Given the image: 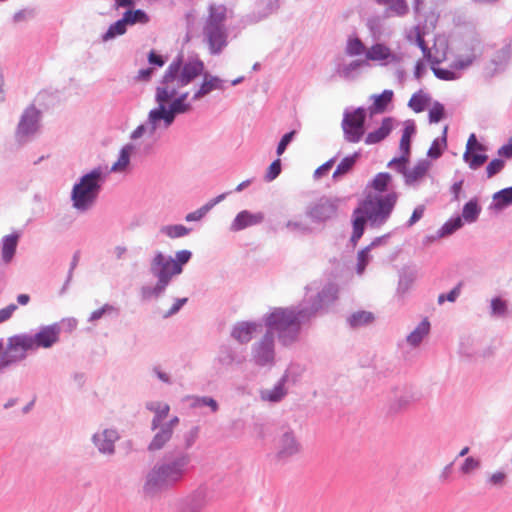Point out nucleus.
<instances>
[{
	"mask_svg": "<svg viewBox=\"0 0 512 512\" xmlns=\"http://www.w3.org/2000/svg\"><path fill=\"white\" fill-rule=\"evenodd\" d=\"M338 289L334 284L325 285L314 298L298 305L275 307L262 317L266 331L276 335L279 343L290 347L300 339L302 327L317 314L327 309L337 299Z\"/></svg>",
	"mask_w": 512,
	"mask_h": 512,
	"instance_id": "f257e3e1",
	"label": "nucleus"
},
{
	"mask_svg": "<svg viewBox=\"0 0 512 512\" xmlns=\"http://www.w3.org/2000/svg\"><path fill=\"white\" fill-rule=\"evenodd\" d=\"M204 63L199 59L183 63L182 57H177L167 68L162 77V126L168 128L176 116L188 113L192 105L186 102L188 92L178 94V89L187 86L200 76Z\"/></svg>",
	"mask_w": 512,
	"mask_h": 512,
	"instance_id": "f03ea898",
	"label": "nucleus"
},
{
	"mask_svg": "<svg viewBox=\"0 0 512 512\" xmlns=\"http://www.w3.org/2000/svg\"><path fill=\"white\" fill-rule=\"evenodd\" d=\"M398 200L396 192H390L385 195H368L355 213L362 214L371 228H379L390 218Z\"/></svg>",
	"mask_w": 512,
	"mask_h": 512,
	"instance_id": "7ed1b4c3",
	"label": "nucleus"
},
{
	"mask_svg": "<svg viewBox=\"0 0 512 512\" xmlns=\"http://www.w3.org/2000/svg\"><path fill=\"white\" fill-rule=\"evenodd\" d=\"M192 457L189 452L179 449L167 451L162 457V492L180 485L187 475Z\"/></svg>",
	"mask_w": 512,
	"mask_h": 512,
	"instance_id": "20e7f679",
	"label": "nucleus"
},
{
	"mask_svg": "<svg viewBox=\"0 0 512 512\" xmlns=\"http://www.w3.org/2000/svg\"><path fill=\"white\" fill-rule=\"evenodd\" d=\"M102 183V172L94 169L82 176L72 189L71 200L73 207L81 212L89 210L99 195Z\"/></svg>",
	"mask_w": 512,
	"mask_h": 512,
	"instance_id": "39448f33",
	"label": "nucleus"
},
{
	"mask_svg": "<svg viewBox=\"0 0 512 512\" xmlns=\"http://www.w3.org/2000/svg\"><path fill=\"white\" fill-rule=\"evenodd\" d=\"M29 351H34L31 335L19 334L11 336L7 339L6 346L0 341V369L23 360Z\"/></svg>",
	"mask_w": 512,
	"mask_h": 512,
	"instance_id": "423d86ee",
	"label": "nucleus"
},
{
	"mask_svg": "<svg viewBox=\"0 0 512 512\" xmlns=\"http://www.w3.org/2000/svg\"><path fill=\"white\" fill-rule=\"evenodd\" d=\"M367 112L364 107H358L350 110H344L341 127L345 141L349 143H358L365 134Z\"/></svg>",
	"mask_w": 512,
	"mask_h": 512,
	"instance_id": "0eeeda50",
	"label": "nucleus"
},
{
	"mask_svg": "<svg viewBox=\"0 0 512 512\" xmlns=\"http://www.w3.org/2000/svg\"><path fill=\"white\" fill-rule=\"evenodd\" d=\"M340 203L338 197L322 196L307 205L305 215L315 224H325L337 216Z\"/></svg>",
	"mask_w": 512,
	"mask_h": 512,
	"instance_id": "6e6552de",
	"label": "nucleus"
},
{
	"mask_svg": "<svg viewBox=\"0 0 512 512\" xmlns=\"http://www.w3.org/2000/svg\"><path fill=\"white\" fill-rule=\"evenodd\" d=\"M252 357L258 366H271L275 363V337L271 331L252 345Z\"/></svg>",
	"mask_w": 512,
	"mask_h": 512,
	"instance_id": "1a4fd4ad",
	"label": "nucleus"
},
{
	"mask_svg": "<svg viewBox=\"0 0 512 512\" xmlns=\"http://www.w3.org/2000/svg\"><path fill=\"white\" fill-rule=\"evenodd\" d=\"M276 449V458L280 461H286L300 452L301 444L292 429L285 428L282 431L277 440Z\"/></svg>",
	"mask_w": 512,
	"mask_h": 512,
	"instance_id": "9d476101",
	"label": "nucleus"
},
{
	"mask_svg": "<svg viewBox=\"0 0 512 512\" xmlns=\"http://www.w3.org/2000/svg\"><path fill=\"white\" fill-rule=\"evenodd\" d=\"M203 35L212 55L220 54L228 44V34L225 27L204 26Z\"/></svg>",
	"mask_w": 512,
	"mask_h": 512,
	"instance_id": "9b49d317",
	"label": "nucleus"
},
{
	"mask_svg": "<svg viewBox=\"0 0 512 512\" xmlns=\"http://www.w3.org/2000/svg\"><path fill=\"white\" fill-rule=\"evenodd\" d=\"M61 328L57 323L43 326L31 336L33 350L38 348H50L59 341Z\"/></svg>",
	"mask_w": 512,
	"mask_h": 512,
	"instance_id": "f8f14e48",
	"label": "nucleus"
},
{
	"mask_svg": "<svg viewBox=\"0 0 512 512\" xmlns=\"http://www.w3.org/2000/svg\"><path fill=\"white\" fill-rule=\"evenodd\" d=\"M245 361V355L235 347L228 344L220 346L215 363L221 368L228 370L233 366H239Z\"/></svg>",
	"mask_w": 512,
	"mask_h": 512,
	"instance_id": "ddd939ff",
	"label": "nucleus"
},
{
	"mask_svg": "<svg viewBox=\"0 0 512 512\" xmlns=\"http://www.w3.org/2000/svg\"><path fill=\"white\" fill-rule=\"evenodd\" d=\"M280 0H255L254 10L243 18L245 24H254L267 18L280 7Z\"/></svg>",
	"mask_w": 512,
	"mask_h": 512,
	"instance_id": "4468645a",
	"label": "nucleus"
},
{
	"mask_svg": "<svg viewBox=\"0 0 512 512\" xmlns=\"http://www.w3.org/2000/svg\"><path fill=\"white\" fill-rule=\"evenodd\" d=\"M265 219L263 212L252 213L248 210L240 211L232 221L229 230L231 232H239L251 226L261 224Z\"/></svg>",
	"mask_w": 512,
	"mask_h": 512,
	"instance_id": "2eb2a0df",
	"label": "nucleus"
},
{
	"mask_svg": "<svg viewBox=\"0 0 512 512\" xmlns=\"http://www.w3.org/2000/svg\"><path fill=\"white\" fill-rule=\"evenodd\" d=\"M40 112L34 107H28L19 122L17 134L20 137H26L35 133L38 129Z\"/></svg>",
	"mask_w": 512,
	"mask_h": 512,
	"instance_id": "dca6fc26",
	"label": "nucleus"
},
{
	"mask_svg": "<svg viewBox=\"0 0 512 512\" xmlns=\"http://www.w3.org/2000/svg\"><path fill=\"white\" fill-rule=\"evenodd\" d=\"M203 81L199 87V89L192 96V101H198L203 97L207 96L214 90H223L224 89V80L219 78L218 76H213L208 72H202Z\"/></svg>",
	"mask_w": 512,
	"mask_h": 512,
	"instance_id": "f3484780",
	"label": "nucleus"
},
{
	"mask_svg": "<svg viewBox=\"0 0 512 512\" xmlns=\"http://www.w3.org/2000/svg\"><path fill=\"white\" fill-rule=\"evenodd\" d=\"M261 324L256 322L242 321L234 325L231 331V337L238 341L240 344H247L251 341L253 334Z\"/></svg>",
	"mask_w": 512,
	"mask_h": 512,
	"instance_id": "a211bd4d",
	"label": "nucleus"
},
{
	"mask_svg": "<svg viewBox=\"0 0 512 512\" xmlns=\"http://www.w3.org/2000/svg\"><path fill=\"white\" fill-rule=\"evenodd\" d=\"M365 55V60H367V62L369 60H386L388 63H399L401 61V57L399 55L393 53L387 46L380 43L373 45L370 49L366 51Z\"/></svg>",
	"mask_w": 512,
	"mask_h": 512,
	"instance_id": "6ab92c4d",
	"label": "nucleus"
},
{
	"mask_svg": "<svg viewBox=\"0 0 512 512\" xmlns=\"http://www.w3.org/2000/svg\"><path fill=\"white\" fill-rule=\"evenodd\" d=\"M288 381V374L285 373L278 382L274 385L272 389H262L260 390V398L262 401L278 403L280 402L286 395L287 389L285 388V384Z\"/></svg>",
	"mask_w": 512,
	"mask_h": 512,
	"instance_id": "aec40b11",
	"label": "nucleus"
},
{
	"mask_svg": "<svg viewBox=\"0 0 512 512\" xmlns=\"http://www.w3.org/2000/svg\"><path fill=\"white\" fill-rule=\"evenodd\" d=\"M208 489L205 486H199L185 500L183 507L193 512H201L207 504Z\"/></svg>",
	"mask_w": 512,
	"mask_h": 512,
	"instance_id": "412c9836",
	"label": "nucleus"
},
{
	"mask_svg": "<svg viewBox=\"0 0 512 512\" xmlns=\"http://www.w3.org/2000/svg\"><path fill=\"white\" fill-rule=\"evenodd\" d=\"M367 66H369V62H367V60H353L350 63L339 64L336 68V73L341 78L351 81L354 80L360 74L362 68Z\"/></svg>",
	"mask_w": 512,
	"mask_h": 512,
	"instance_id": "4be33fe9",
	"label": "nucleus"
},
{
	"mask_svg": "<svg viewBox=\"0 0 512 512\" xmlns=\"http://www.w3.org/2000/svg\"><path fill=\"white\" fill-rule=\"evenodd\" d=\"M119 436L116 430L105 429L101 433L94 435V443L98 449L103 453H112L114 451V444Z\"/></svg>",
	"mask_w": 512,
	"mask_h": 512,
	"instance_id": "5701e85b",
	"label": "nucleus"
},
{
	"mask_svg": "<svg viewBox=\"0 0 512 512\" xmlns=\"http://www.w3.org/2000/svg\"><path fill=\"white\" fill-rule=\"evenodd\" d=\"M393 119L386 117L382 120L381 126L376 130L369 132L365 138L368 145L376 144L384 140L392 131Z\"/></svg>",
	"mask_w": 512,
	"mask_h": 512,
	"instance_id": "b1692460",
	"label": "nucleus"
},
{
	"mask_svg": "<svg viewBox=\"0 0 512 512\" xmlns=\"http://www.w3.org/2000/svg\"><path fill=\"white\" fill-rule=\"evenodd\" d=\"M160 122V107L153 109L149 113L147 124L138 126L131 134L132 139L140 138L145 134H153Z\"/></svg>",
	"mask_w": 512,
	"mask_h": 512,
	"instance_id": "393cba45",
	"label": "nucleus"
},
{
	"mask_svg": "<svg viewBox=\"0 0 512 512\" xmlns=\"http://www.w3.org/2000/svg\"><path fill=\"white\" fill-rule=\"evenodd\" d=\"M228 193H222L217 197L209 200L206 204L201 206L199 209L188 213L185 216V220L187 222L199 221L201 220L215 205L223 201Z\"/></svg>",
	"mask_w": 512,
	"mask_h": 512,
	"instance_id": "a878e982",
	"label": "nucleus"
},
{
	"mask_svg": "<svg viewBox=\"0 0 512 512\" xmlns=\"http://www.w3.org/2000/svg\"><path fill=\"white\" fill-rule=\"evenodd\" d=\"M227 8L224 5H211L205 26L225 27Z\"/></svg>",
	"mask_w": 512,
	"mask_h": 512,
	"instance_id": "bb28decb",
	"label": "nucleus"
},
{
	"mask_svg": "<svg viewBox=\"0 0 512 512\" xmlns=\"http://www.w3.org/2000/svg\"><path fill=\"white\" fill-rule=\"evenodd\" d=\"M509 314L508 301L500 296L493 297L490 300L489 315L494 319L506 318Z\"/></svg>",
	"mask_w": 512,
	"mask_h": 512,
	"instance_id": "cd10ccee",
	"label": "nucleus"
},
{
	"mask_svg": "<svg viewBox=\"0 0 512 512\" xmlns=\"http://www.w3.org/2000/svg\"><path fill=\"white\" fill-rule=\"evenodd\" d=\"M429 167L430 163L427 160L423 159L418 161V163L411 170L407 169L404 175L405 183L407 185H411L419 179L423 178L428 172Z\"/></svg>",
	"mask_w": 512,
	"mask_h": 512,
	"instance_id": "c85d7f7f",
	"label": "nucleus"
},
{
	"mask_svg": "<svg viewBox=\"0 0 512 512\" xmlns=\"http://www.w3.org/2000/svg\"><path fill=\"white\" fill-rule=\"evenodd\" d=\"M430 323L427 319L421 321L417 327L407 335L406 341L413 347H417L429 333Z\"/></svg>",
	"mask_w": 512,
	"mask_h": 512,
	"instance_id": "c756f323",
	"label": "nucleus"
},
{
	"mask_svg": "<svg viewBox=\"0 0 512 512\" xmlns=\"http://www.w3.org/2000/svg\"><path fill=\"white\" fill-rule=\"evenodd\" d=\"M393 95L392 90H384L379 95H373L374 103L369 108L371 115L385 112L393 99Z\"/></svg>",
	"mask_w": 512,
	"mask_h": 512,
	"instance_id": "7c9ffc66",
	"label": "nucleus"
},
{
	"mask_svg": "<svg viewBox=\"0 0 512 512\" xmlns=\"http://www.w3.org/2000/svg\"><path fill=\"white\" fill-rule=\"evenodd\" d=\"M360 156H361L360 152H355L352 155L344 157L341 160V162L337 165V168L333 173V179L337 180L340 177L351 172L353 167L355 166L357 160L360 158Z\"/></svg>",
	"mask_w": 512,
	"mask_h": 512,
	"instance_id": "2f4dec72",
	"label": "nucleus"
},
{
	"mask_svg": "<svg viewBox=\"0 0 512 512\" xmlns=\"http://www.w3.org/2000/svg\"><path fill=\"white\" fill-rule=\"evenodd\" d=\"M367 223H368V220L362 214L355 213V211L353 212V220H352L353 232H352V235L350 238V241L353 245H356L357 242L362 237V235L364 234L365 225Z\"/></svg>",
	"mask_w": 512,
	"mask_h": 512,
	"instance_id": "473e14b6",
	"label": "nucleus"
},
{
	"mask_svg": "<svg viewBox=\"0 0 512 512\" xmlns=\"http://www.w3.org/2000/svg\"><path fill=\"white\" fill-rule=\"evenodd\" d=\"M463 160L468 164L470 169L477 170L487 162L488 156L485 152L465 151L463 154Z\"/></svg>",
	"mask_w": 512,
	"mask_h": 512,
	"instance_id": "72a5a7b5",
	"label": "nucleus"
},
{
	"mask_svg": "<svg viewBox=\"0 0 512 512\" xmlns=\"http://www.w3.org/2000/svg\"><path fill=\"white\" fill-rule=\"evenodd\" d=\"M447 130L448 127L445 126L443 129V133L441 137L436 138L431 147L427 152V156L431 159H438L443 154L444 148L447 146Z\"/></svg>",
	"mask_w": 512,
	"mask_h": 512,
	"instance_id": "f704fd0d",
	"label": "nucleus"
},
{
	"mask_svg": "<svg viewBox=\"0 0 512 512\" xmlns=\"http://www.w3.org/2000/svg\"><path fill=\"white\" fill-rule=\"evenodd\" d=\"M481 212V207L478 204L476 198L469 200L464 206L462 210V219H464L468 223H473L477 221Z\"/></svg>",
	"mask_w": 512,
	"mask_h": 512,
	"instance_id": "c9c22d12",
	"label": "nucleus"
},
{
	"mask_svg": "<svg viewBox=\"0 0 512 512\" xmlns=\"http://www.w3.org/2000/svg\"><path fill=\"white\" fill-rule=\"evenodd\" d=\"M373 320L374 316L371 312L357 311L347 318V323L351 328H359L371 323Z\"/></svg>",
	"mask_w": 512,
	"mask_h": 512,
	"instance_id": "e433bc0d",
	"label": "nucleus"
},
{
	"mask_svg": "<svg viewBox=\"0 0 512 512\" xmlns=\"http://www.w3.org/2000/svg\"><path fill=\"white\" fill-rule=\"evenodd\" d=\"M160 485V469L154 467L147 475V480L144 485V492L148 496L157 494Z\"/></svg>",
	"mask_w": 512,
	"mask_h": 512,
	"instance_id": "4c0bfd02",
	"label": "nucleus"
},
{
	"mask_svg": "<svg viewBox=\"0 0 512 512\" xmlns=\"http://www.w3.org/2000/svg\"><path fill=\"white\" fill-rule=\"evenodd\" d=\"M416 127L414 122L407 123L403 134L400 139V150L402 153L410 155L411 154V137L415 134Z\"/></svg>",
	"mask_w": 512,
	"mask_h": 512,
	"instance_id": "58836bf2",
	"label": "nucleus"
},
{
	"mask_svg": "<svg viewBox=\"0 0 512 512\" xmlns=\"http://www.w3.org/2000/svg\"><path fill=\"white\" fill-rule=\"evenodd\" d=\"M463 226V220L460 216H456L454 218L449 219L447 222L443 224V226L438 230L437 237L443 238L452 235L458 229Z\"/></svg>",
	"mask_w": 512,
	"mask_h": 512,
	"instance_id": "ea45409f",
	"label": "nucleus"
},
{
	"mask_svg": "<svg viewBox=\"0 0 512 512\" xmlns=\"http://www.w3.org/2000/svg\"><path fill=\"white\" fill-rule=\"evenodd\" d=\"M134 147L132 145H126L122 148L118 160L111 167V171L122 172L124 171L130 162V155L133 152Z\"/></svg>",
	"mask_w": 512,
	"mask_h": 512,
	"instance_id": "a19ab883",
	"label": "nucleus"
},
{
	"mask_svg": "<svg viewBox=\"0 0 512 512\" xmlns=\"http://www.w3.org/2000/svg\"><path fill=\"white\" fill-rule=\"evenodd\" d=\"M495 201L494 207L496 209H504L505 207L512 204V186L504 188L493 195Z\"/></svg>",
	"mask_w": 512,
	"mask_h": 512,
	"instance_id": "79ce46f5",
	"label": "nucleus"
},
{
	"mask_svg": "<svg viewBox=\"0 0 512 512\" xmlns=\"http://www.w3.org/2000/svg\"><path fill=\"white\" fill-rule=\"evenodd\" d=\"M17 243L18 235H8L4 238L2 246V256L6 262H9L12 259L16 251Z\"/></svg>",
	"mask_w": 512,
	"mask_h": 512,
	"instance_id": "37998d69",
	"label": "nucleus"
},
{
	"mask_svg": "<svg viewBox=\"0 0 512 512\" xmlns=\"http://www.w3.org/2000/svg\"><path fill=\"white\" fill-rule=\"evenodd\" d=\"M475 44L472 47V54L467 56L466 58H459L456 59L452 64L451 67L454 69H465L469 67L473 61L476 59L478 53H480V42L478 40H475Z\"/></svg>",
	"mask_w": 512,
	"mask_h": 512,
	"instance_id": "c03bdc74",
	"label": "nucleus"
},
{
	"mask_svg": "<svg viewBox=\"0 0 512 512\" xmlns=\"http://www.w3.org/2000/svg\"><path fill=\"white\" fill-rule=\"evenodd\" d=\"M392 180V176L387 172L378 173L370 183V187H372L375 191L380 193L386 192L388 190V186Z\"/></svg>",
	"mask_w": 512,
	"mask_h": 512,
	"instance_id": "a18cd8bd",
	"label": "nucleus"
},
{
	"mask_svg": "<svg viewBox=\"0 0 512 512\" xmlns=\"http://www.w3.org/2000/svg\"><path fill=\"white\" fill-rule=\"evenodd\" d=\"M429 100L430 98L425 94H421L420 91L412 95L408 102V106L416 113H420L425 110Z\"/></svg>",
	"mask_w": 512,
	"mask_h": 512,
	"instance_id": "49530a36",
	"label": "nucleus"
},
{
	"mask_svg": "<svg viewBox=\"0 0 512 512\" xmlns=\"http://www.w3.org/2000/svg\"><path fill=\"white\" fill-rule=\"evenodd\" d=\"M285 227L291 232H296L302 235H308L313 232L312 227L301 219L288 220Z\"/></svg>",
	"mask_w": 512,
	"mask_h": 512,
	"instance_id": "de8ad7c7",
	"label": "nucleus"
},
{
	"mask_svg": "<svg viewBox=\"0 0 512 512\" xmlns=\"http://www.w3.org/2000/svg\"><path fill=\"white\" fill-rule=\"evenodd\" d=\"M128 24L127 19L123 17L121 20H118L116 23L111 25L105 35L103 36V39L105 41L114 38L117 35H122L126 32V25Z\"/></svg>",
	"mask_w": 512,
	"mask_h": 512,
	"instance_id": "09e8293b",
	"label": "nucleus"
},
{
	"mask_svg": "<svg viewBox=\"0 0 512 512\" xmlns=\"http://www.w3.org/2000/svg\"><path fill=\"white\" fill-rule=\"evenodd\" d=\"M410 155L402 153L400 157L393 158L389 163L388 167L395 169L398 173L405 175L407 171V164L409 163Z\"/></svg>",
	"mask_w": 512,
	"mask_h": 512,
	"instance_id": "8fccbe9b",
	"label": "nucleus"
},
{
	"mask_svg": "<svg viewBox=\"0 0 512 512\" xmlns=\"http://www.w3.org/2000/svg\"><path fill=\"white\" fill-rule=\"evenodd\" d=\"M163 231L165 232V234L168 237L174 239V238H180V237H184V236L188 235L190 233L191 229L187 228L184 225L177 224V225H168L163 228Z\"/></svg>",
	"mask_w": 512,
	"mask_h": 512,
	"instance_id": "3c124183",
	"label": "nucleus"
},
{
	"mask_svg": "<svg viewBox=\"0 0 512 512\" xmlns=\"http://www.w3.org/2000/svg\"><path fill=\"white\" fill-rule=\"evenodd\" d=\"M345 51L349 56H358L365 52V45L359 38H352L348 40Z\"/></svg>",
	"mask_w": 512,
	"mask_h": 512,
	"instance_id": "603ef678",
	"label": "nucleus"
},
{
	"mask_svg": "<svg viewBox=\"0 0 512 512\" xmlns=\"http://www.w3.org/2000/svg\"><path fill=\"white\" fill-rule=\"evenodd\" d=\"M199 433V428L197 426L192 427L189 431H187L183 436V445L182 447H176L175 449L184 450L188 452V450L195 443Z\"/></svg>",
	"mask_w": 512,
	"mask_h": 512,
	"instance_id": "864d4df0",
	"label": "nucleus"
},
{
	"mask_svg": "<svg viewBox=\"0 0 512 512\" xmlns=\"http://www.w3.org/2000/svg\"><path fill=\"white\" fill-rule=\"evenodd\" d=\"M191 257L192 252L189 250H181L176 252L175 258L173 259V265L175 267L176 272H182L183 266L190 261Z\"/></svg>",
	"mask_w": 512,
	"mask_h": 512,
	"instance_id": "5fc2aeb1",
	"label": "nucleus"
},
{
	"mask_svg": "<svg viewBox=\"0 0 512 512\" xmlns=\"http://www.w3.org/2000/svg\"><path fill=\"white\" fill-rule=\"evenodd\" d=\"M179 424V418L173 417L169 422L162 423V447L172 437L174 428Z\"/></svg>",
	"mask_w": 512,
	"mask_h": 512,
	"instance_id": "6e6d98bb",
	"label": "nucleus"
},
{
	"mask_svg": "<svg viewBox=\"0 0 512 512\" xmlns=\"http://www.w3.org/2000/svg\"><path fill=\"white\" fill-rule=\"evenodd\" d=\"M370 250H371V246H367L358 252V256H357L358 262H357V268H356L358 274H362L364 272L366 266L368 265V263L370 261V255H369Z\"/></svg>",
	"mask_w": 512,
	"mask_h": 512,
	"instance_id": "4d7b16f0",
	"label": "nucleus"
},
{
	"mask_svg": "<svg viewBox=\"0 0 512 512\" xmlns=\"http://www.w3.org/2000/svg\"><path fill=\"white\" fill-rule=\"evenodd\" d=\"M462 282H459L451 291L448 293H442L438 296V304L441 305L445 301L449 302H455L457 298L460 296L461 288H462Z\"/></svg>",
	"mask_w": 512,
	"mask_h": 512,
	"instance_id": "13d9d810",
	"label": "nucleus"
},
{
	"mask_svg": "<svg viewBox=\"0 0 512 512\" xmlns=\"http://www.w3.org/2000/svg\"><path fill=\"white\" fill-rule=\"evenodd\" d=\"M445 117V108L439 103L435 102L429 111V121L431 123H438Z\"/></svg>",
	"mask_w": 512,
	"mask_h": 512,
	"instance_id": "bf43d9fd",
	"label": "nucleus"
},
{
	"mask_svg": "<svg viewBox=\"0 0 512 512\" xmlns=\"http://www.w3.org/2000/svg\"><path fill=\"white\" fill-rule=\"evenodd\" d=\"M432 70H433L434 75L438 79H441V80L450 81V80H456L459 78V75L453 70L440 68V67H433Z\"/></svg>",
	"mask_w": 512,
	"mask_h": 512,
	"instance_id": "052dcab7",
	"label": "nucleus"
},
{
	"mask_svg": "<svg viewBox=\"0 0 512 512\" xmlns=\"http://www.w3.org/2000/svg\"><path fill=\"white\" fill-rule=\"evenodd\" d=\"M505 166V162L502 159H493L486 167L487 178H492L497 175Z\"/></svg>",
	"mask_w": 512,
	"mask_h": 512,
	"instance_id": "680f3d73",
	"label": "nucleus"
},
{
	"mask_svg": "<svg viewBox=\"0 0 512 512\" xmlns=\"http://www.w3.org/2000/svg\"><path fill=\"white\" fill-rule=\"evenodd\" d=\"M281 170H282L281 160L280 159L274 160L268 167V170L265 175V180L267 182H271V181L275 180L280 175Z\"/></svg>",
	"mask_w": 512,
	"mask_h": 512,
	"instance_id": "e2e57ef3",
	"label": "nucleus"
},
{
	"mask_svg": "<svg viewBox=\"0 0 512 512\" xmlns=\"http://www.w3.org/2000/svg\"><path fill=\"white\" fill-rule=\"evenodd\" d=\"M296 133V130H292L282 136L276 149L278 156H281L285 152L287 146L293 141Z\"/></svg>",
	"mask_w": 512,
	"mask_h": 512,
	"instance_id": "0e129e2a",
	"label": "nucleus"
},
{
	"mask_svg": "<svg viewBox=\"0 0 512 512\" xmlns=\"http://www.w3.org/2000/svg\"><path fill=\"white\" fill-rule=\"evenodd\" d=\"M387 5H389V10L393 11L398 16H403L408 12V6L405 0H393Z\"/></svg>",
	"mask_w": 512,
	"mask_h": 512,
	"instance_id": "69168bd1",
	"label": "nucleus"
},
{
	"mask_svg": "<svg viewBox=\"0 0 512 512\" xmlns=\"http://www.w3.org/2000/svg\"><path fill=\"white\" fill-rule=\"evenodd\" d=\"M487 148L478 142L476 135L472 133L467 141L466 144V151H479V152H486Z\"/></svg>",
	"mask_w": 512,
	"mask_h": 512,
	"instance_id": "338daca9",
	"label": "nucleus"
},
{
	"mask_svg": "<svg viewBox=\"0 0 512 512\" xmlns=\"http://www.w3.org/2000/svg\"><path fill=\"white\" fill-rule=\"evenodd\" d=\"M124 17L127 19L128 24H135L146 20V15L141 10L127 11L124 14Z\"/></svg>",
	"mask_w": 512,
	"mask_h": 512,
	"instance_id": "774afa93",
	"label": "nucleus"
}]
</instances>
